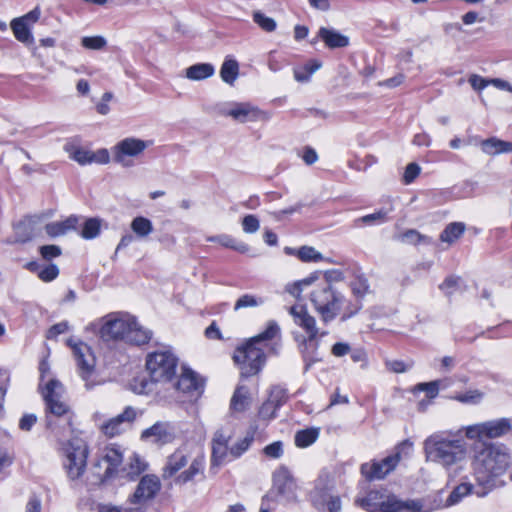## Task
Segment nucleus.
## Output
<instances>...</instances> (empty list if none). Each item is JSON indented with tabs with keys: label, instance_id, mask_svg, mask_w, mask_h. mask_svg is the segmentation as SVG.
<instances>
[{
	"label": "nucleus",
	"instance_id": "3c124183",
	"mask_svg": "<svg viewBox=\"0 0 512 512\" xmlns=\"http://www.w3.org/2000/svg\"><path fill=\"white\" fill-rule=\"evenodd\" d=\"M82 46L90 50H101L103 49L107 41L102 36H87L82 38Z\"/></svg>",
	"mask_w": 512,
	"mask_h": 512
},
{
	"label": "nucleus",
	"instance_id": "37998d69",
	"mask_svg": "<svg viewBox=\"0 0 512 512\" xmlns=\"http://www.w3.org/2000/svg\"><path fill=\"white\" fill-rule=\"evenodd\" d=\"M100 229V220L97 218H89L84 222L80 235L87 240L94 239L100 234Z\"/></svg>",
	"mask_w": 512,
	"mask_h": 512
},
{
	"label": "nucleus",
	"instance_id": "0e129e2a",
	"mask_svg": "<svg viewBox=\"0 0 512 512\" xmlns=\"http://www.w3.org/2000/svg\"><path fill=\"white\" fill-rule=\"evenodd\" d=\"M470 85L474 90L481 91L490 85V79L483 78L480 75L472 74L468 79Z\"/></svg>",
	"mask_w": 512,
	"mask_h": 512
},
{
	"label": "nucleus",
	"instance_id": "f257e3e1",
	"mask_svg": "<svg viewBox=\"0 0 512 512\" xmlns=\"http://www.w3.org/2000/svg\"><path fill=\"white\" fill-rule=\"evenodd\" d=\"M472 461L475 479L488 490L504 484L500 478L511 464L509 449L500 443L479 441L474 444Z\"/></svg>",
	"mask_w": 512,
	"mask_h": 512
},
{
	"label": "nucleus",
	"instance_id": "6e6552de",
	"mask_svg": "<svg viewBox=\"0 0 512 512\" xmlns=\"http://www.w3.org/2000/svg\"><path fill=\"white\" fill-rule=\"evenodd\" d=\"M67 345L72 350L78 374L85 382V387L87 389L93 388L97 384L95 381L96 359L91 348L86 343L74 338H69Z\"/></svg>",
	"mask_w": 512,
	"mask_h": 512
},
{
	"label": "nucleus",
	"instance_id": "58836bf2",
	"mask_svg": "<svg viewBox=\"0 0 512 512\" xmlns=\"http://www.w3.org/2000/svg\"><path fill=\"white\" fill-rule=\"evenodd\" d=\"M319 437V428H307L297 431L294 437L295 445L306 448L312 445Z\"/></svg>",
	"mask_w": 512,
	"mask_h": 512
},
{
	"label": "nucleus",
	"instance_id": "c756f323",
	"mask_svg": "<svg viewBox=\"0 0 512 512\" xmlns=\"http://www.w3.org/2000/svg\"><path fill=\"white\" fill-rule=\"evenodd\" d=\"M481 149L487 155L512 152V142L491 137L481 142Z\"/></svg>",
	"mask_w": 512,
	"mask_h": 512
},
{
	"label": "nucleus",
	"instance_id": "72a5a7b5",
	"mask_svg": "<svg viewBox=\"0 0 512 512\" xmlns=\"http://www.w3.org/2000/svg\"><path fill=\"white\" fill-rule=\"evenodd\" d=\"M239 75V64L238 62L231 58L226 57L224 62L222 63L220 69V77L221 79L229 84L233 85Z\"/></svg>",
	"mask_w": 512,
	"mask_h": 512
},
{
	"label": "nucleus",
	"instance_id": "de8ad7c7",
	"mask_svg": "<svg viewBox=\"0 0 512 512\" xmlns=\"http://www.w3.org/2000/svg\"><path fill=\"white\" fill-rule=\"evenodd\" d=\"M402 243L416 245L420 242L429 243L430 240L427 236L420 234L417 230L409 229L399 236Z\"/></svg>",
	"mask_w": 512,
	"mask_h": 512
},
{
	"label": "nucleus",
	"instance_id": "f704fd0d",
	"mask_svg": "<svg viewBox=\"0 0 512 512\" xmlns=\"http://www.w3.org/2000/svg\"><path fill=\"white\" fill-rule=\"evenodd\" d=\"M465 224L462 222H452L448 224L440 234L442 242L452 244L459 239L465 232Z\"/></svg>",
	"mask_w": 512,
	"mask_h": 512
},
{
	"label": "nucleus",
	"instance_id": "473e14b6",
	"mask_svg": "<svg viewBox=\"0 0 512 512\" xmlns=\"http://www.w3.org/2000/svg\"><path fill=\"white\" fill-rule=\"evenodd\" d=\"M207 241L219 243L221 246L233 249L239 253H246L249 251V246L246 243L237 241L235 238L227 234L210 236L207 238Z\"/></svg>",
	"mask_w": 512,
	"mask_h": 512
},
{
	"label": "nucleus",
	"instance_id": "c9c22d12",
	"mask_svg": "<svg viewBox=\"0 0 512 512\" xmlns=\"http://www.w3.org/2000/svg\"><path fill=\"white\" fill-rule=\"evenodd\" d=\"M249 404V391L245 386H238L231 398L230 408L236 412H243Z\"/></svg>",
	"mask_w": 512,
	"mask_h": 512
},
{
	"label": "nucleus",
	"instance_id": "8fccbe9b",
	"mask_svg": "<svg viewBox=\"0 0 512 512\" xmlns=\"http://www.w3.org/2000/svg\"><path fill=\"white\" fill-rule=\"evenodd\" d=\"M288 399L287 390L279 385L274 386L270 390L268 400L278 407H281Z\"/></svg>",
	"mask_w": 512,
	"mask_h": 512
},
{
	"label": "nucleus",
	"instance_id": "7ed1b4c3",
	"mask_svg": "<svg viewBox=\"0 0 512 512\" xmlns=\"http://www.w3.org/2000/svg\"><path fill=\"white\" fill-rule=\"evenodd\" d=\"M309 300L325 324L332 322L338 316H341V321H346L362 308V302L348 301L341 291L329 283L316 285L309 294Z\"/></svg>",
	"mask_w": 512,
	"mask_h": 512
},
{
	"label": "nucleus",
	"instance_id": "a878e982",
	"mask_svg": "<svg viewBox=\"0 0 512 512\" xmlns=\"http://www.w3.org/2000/svg\"><path fill=\"white\" fill-rule=\"evenodd\" d=\"M78 222L79 218L77 216L71 215L63 221L46 224L45 231L50 237L55 238L65 235L71 230H75L77 228Z\"/></svg>",
	"mask_w": 512,
	"mask_h": 512
},
{
	"label": "nucleus",
	"instance_id": "f03ea898",
	"mask_svg": "<svg viewBox=\"0 0 512 512\" xmlns=\"http://www.w3.org/2000/svg\"><path fill=\"white\" fill-rule=\"evenodd\" d=\"M280 334V327L275 321H269L265 330L248 339L236 348L233 360L239 366L243 377L258 374L266 362V350L278 354L280 344L271 343Z\"/></svg>",
	"mask_w": 512,
	"mask_h": 512
},
{
	"label": "nucleus",
	"instance_id": "864d4df0",
	"mask_svg": "<svg viewBox=\"0 0 512 512\" xmlns=\"http://www.w3.org/2000/svg\"><path fill=\"white\" fill-rule=\"evenodd\" d=\"M387 213L383 210L376 211L372 214L362 216L356 220L357 223L361 222L365 225H373L376 223H383L386 221Z\"/></svg>",
	"mask_w": 512,
	"mask_h": 512
},
{
	"label": "nucleus",
	"instance_id": "423d86ee",
	"mask_svg": "<svg viewBox=\"0 0 512 512\" xmlns=\"http://www.w3.org/2000/svg\"><path fill=\"white\" fill-rule=\"evenodd\" d=\"M99 336L103 341L121 340L132 345H144L152 338V331L142 327L129 314H109L102 319Z\"/></svg>",
	"mask_w": 512,
	"mask_h": 512
},
{
	"label": "nucleus",
	"instance_id": "0eeeda50",
	"mask_svg": "<svg viewBox=\"0 0 512 512\" xmlns=\"http://www.w3.org/2000/svg\"><path fill=\"white\" fill-rule=\"evenodd\" d=\"M309 500L318 512H340L341 498L335 493V484L328 475H320L309 492Z\"/></svg>",
	"mask_w": 512,
	"mask_h": 512
},
{
	"label": "nucleus",
	"instance_id": "cd10ccee",
	"mask_svg": "<svg viewBox=\"0 0 512 512\" xmlns=\"http://www.w3.org/2000/svg\"><path fill=\"white\" fill-rule=\"evenodd\" d=\"M107 463L104 475L100 478L99 483L103 484L111 479L115 474L117 467L122 463V454L115 449H109L102 459Z\"/></svg>",
	"mask_w": 512,
	"mask_h": 512
},
{
	"label": "nucleus",
	"instance_id": "bb28decb",
	"mask_svg": "<svg viewBox=\"0 0 512 512\" xmlns=\"http://www.w3.org/2000/svg\"><path fill=\"white\" fill-rule=\"evenodd\" d=\"M393 512H431L433 508L421 499L401 500L394 495Z\"/></svg>",
	"mask_w": 512,
	"mask_h": 512
},
{
	"label": "nucleus",
	"instance_id": "9d476101",
	"mask_svg": "<svg viewBox=\"0 0 512 512\" xmlns=\"http://www.w3.org/2000/svg\"><path fill=\"white\" fill-rule=\"evenodd\" d=\"M64 387L60 381L51 379L45 385L43 398L46 404V422L51 427L50 417H62L70 414V407L63 399Z\"/></svg>",
	"mask_w": 512,
	"mask_h": 512
},
{
	"label": "nucleus",
	"instance_id": "4c0bfd02",
	"mask_svg": "<svg viewBox=\"0 0 512 512\" xmlns=\"http://www.w3.org/2000/svg\"><path fill=\"white\" fill-rule=\"evenodd\" d=\"M130 228L141 239L147 238L154 229L151 220L143 216L135 217L130 224Z\"/></svg>",
	"mask_w": 512,
	"mask_h": 512
},
{
	"label": "nucleus",
	"instance_id": "49530a36",
	"mask_svg": "<svg viewBox=\"0 0 512 512\" xmlns=\"http://www.w3.org/2000/svg\"><path fill=\"white\" fill-rule=\"evenodd\" d=\"M483 398V393L477 389L468 390L453 396V399L464 404H477Z\"/></svg>",
	"mask_w": 512,
	"mask_h": 512
},
{
	"label": "nucleus",
	"instance_id": "4d7b16f0",
	"mask_svg": "<svg viewBox=\"0 0 512 512\" xmlns=\"http://www.w3.org/2000/svg\"><path fill=\"white\" fill-rule=\"evenodd\" d=\"M415 390L426 392L427 396L431 399L435 398L439 392V381L419 383L416 385Z\"/></svg>",
	"mask_w": 512,
	"mask_h": 512
},
{
	"label": "nucleus",
	"instance_id": "69168bd1",
	"mask_svg": "<svg viewBox=\"0 0 512 512\" xmlns=\"http://www.w3.org/2000/svg\"><path fill=\"white\" fill-rule=\"evenodd\" d=\"M69 330V323L67 321H62L57 324H54L50 327L47 332L48 339H54L58 335L63 334Z\"/></svg>",
	"mask_w": 512,
	"mask_h": 512
},
{
	"label": "nucleus",
	"instance_id": "c03bdc74",
	"mask_svg": "<svg viewBox=\"0 0 512 512\" xmlns=\"http://www.w3.org/2000/svg\"><path fill=\"white\" fill-rule=\"evenodd\" d=\"M297 257L302 262H320L324 260L323 255L311 246H302L297 249Z\"/></svg>",
	"mask_w": 512,
	"mask_h": 512
},
{
	"label": "nucleus",
	"instance_id": "1a4fd4ad",
	"mask_svg": "<svg viewBox=\"0 0 512 512\" xmlns=\"http://www.w3.org/2000/svg\"><path fill=\"white\" fill-rule=\"evenodd\" d=\"M64 467L71 480L79 479L85 472L88 457V446L81 438H73L64 447Z\"/></svg>",
	"mask_w": 512,
	"mask_h": 512
},
{
	"label": "nucleus",
	"instance_id": "2f4dec72",
	"mask_svg": "<svg viewBox=\"0 0 512 512\" xmlns=\"http://www.w3.org/2000/svg\"><path fill=\"white\" fill-rule=\"evenodd\" d=\"M38 220V217L30 216L17 225L16 234L19 241L27 242L36 236L35 225L38 223Z\"/></svg>",
	"mask_w": 512,
	"mask_h": 512
},
{
	"label": "nucleus",
	"instance_id": "79ce46f5",
	"mask_svg": "<svg viewBox=\"0 0 512 512\" xmlns=\"http://www.w3.org/2000/svg\"><path fill=\"white\" fill-rule=\"evenodd\" d=\"M350 286L352 293L357 298L356 300H359L360 302V299L363 298L370 291L368 279L363 274L356 275L355 278L351 281Z\"/></svg>",
	"mask_w": 512,
	"mask_h": 512
},
{
	"label": "nucleus",
	"instance_id": "f8f14e48",
	"mask_svg": "<svg viewBox=\"0 0 512 512\" xmlns=\"http://www.w3.org/2000/svg\"><path fill=\"white\" fill-rule=\"evenodd\" d=\"M290 314L296 325L301 327L307 334V339L303 341L305 350L311 347L313 350L317 349L316 339L319 330L317 328L316 319L310 315L304 306H292L289 309Z\"/></svg>",
	"mask_w": 512,
	"mask_h": 512
},
{
	"label": "nucleus",
	"instance_id": "6ab92c4d",
	"mask_svg": "<svg viewBox=\"0 0 512 512\" xmlns=\"http://www.w3.org/2000/svg\"><path fill=\"white\" fill-rule=\"evenodd\" d=\"M169 385L175 391L191 396L200 395L203 392L204 383L190 368H183L179 378L175 382H171Z\"/></svg>",
	"mask_w": 512,
	"mask_h": 512
},
{
	"label": "nucleus",
	"instance_id": "6e6d98bb",
	"mask_svg": "<svg viewBox=\"0 0 512 512\" xmlns=\"http://www.w3.org/2000/svg\"><path fill=\"white\" fill-rule=\"evenodd\" d=\"M252 441H253L252 437H244L243 439L239 440L237 443H235L230 448V454L234 458L240 457L245 451L248 450V448L250 447Z\"/></svg>",
	"mask_w": 512,
	"mask_h": 512
},
{
	"label": "nucleus",
	"instance_id": "ddd939ff",
	"mask_svg": "<svg viewBox=\"0 0 512 512\" xmlns=\"http://www.w3.org/2000/svg\"><path fill=\"white\" fill-rule=\"evenodd\" d=\"M355 505L367 512H393L394 495L381 490H370L363 497L355 499Z\"/></svg>",
	"mask_w": 512,
	"mask_h": 512
},
{
	"label": "nucleus",
	"instance_id": "5fc2aeb1",
	"mask_svg": "<svg viewBox=\"0 0 512 512\" xmlns=\"http://www.w3.org/2000/svg\"><path fill=\"white\" fill-rule=\"evenodd\" d=\"M279 408L280 407H278L277 404H274L267 399L259 409V416L265 420L273 419L276 417V413Z\"/></svg>",
	"mask_w": 512,
	"mask_h": 512
},
{
	"label": "nucleus",
	"instance_id": "774afa93",
	"mask_svg": "<svg viewBox=\"0 0 512 512\" xmlns=\"http://www.w3.org/2000/svg\"><path fill=\"white\" fill-rule=\"evenodd\" d=\"M484 423H478L475 425H470L466 428V436L469 439H481L485 437V432L483 430Z\"/></svg>",
	"mask_w": 512,
	"mask_h": 512
},
{
	"label": "nucleus",
	"instance_id": "09e8293b",
	"mask_svg": "<svg viewBox=\"0 0 512 512\" xmlns=\"http://www.w3.org/2000/svg\"><path fill=\"white\" fill-rule=\"evenodd\" d=\"M253 20L266 32H273L277 26L276 21L273 18L268 17L259 11L254 12Z\"/></svg>",
	"mask_w": 512,
	"mask_h": 512
},
{
	"label": "nucleus",
	"instance_id": "a18cd8bd",
	"mask_svg": "<svg viewBox=\"0 0 512 512\" xmlns=\"http://www.w3.org/2000/svg\"><path fill=\"white\" fill-rule=\"evenodd\" d=\"M263 303L261 298H258L252 294H244L238 298L234 305V311H238L244 308L257 307Z\"/></svg>",
	"mask_w": 512,
	"mask_h": 512
},
{
	"label": "nucleus",
	"instance_id": "4be33fe9",
	"mask_svg": "<svg viewBox=\"0 0 512 512\" xmlns=\"http://www.w3.org/2000/svg\"><path fill=\"white\" fill-rule=\"evenodd\" d=\"M316 40L324 42L325 46L329 49L345 48L349 45V37L340 33L334 28L320 27L316 39L312 41L315 43Z\"/></svg>",
	"mask_w": 512,
	"mask_h": 512
},
{
	"label": "nucleus",
	"instance_id": "dca6fc26",
	"mask_svg": "<svg viewBox=\"0 0 512 512\" xmlns=\"http://www.w3.org/2000/svg\"><path fill=\"white\" fill-rule=\"evenodd\" d=\"M400 461V452L387 456L381 461L364 463L361 465V473L368 480L383 479L388 473L393 471Z\"/></svg>",
	"mask_w": 512,
	"mask_h": 512
},
{
	"label": "nucleus",
	"instance_id": "a19ab883",
	"mask_svg": "<svg viewBox=\"0 0 512 512\" xmlns=\"http://www.w3.org/2000/svg\"><path fill=\"white\" fill-rule=\"evenodd\" d=\"M319 278V273L314 272L310 276L301 279L299 281L294 282L293 284H289L286 286V291L295 297L296 299H299L301 296V293L303 289L307 286H310L313 284L316 280Z\"/></svg>",
	"mask_w": 512,
	"mask_h": 512
},
{
	"label": "nucleus",
	"instance_id": "f3484780",
	"mask_svg": "<svg viewBox=\"0 0 512 512\" xmlns=\"http://www.w3.org/2000/svg\"><path fill=\"white\" fill-rule=\"evenodd\" d=\"M161 488L158 477L154 475H145L139 481L135 492L128 498V502L133 505H142L153 499Z\"/></svg>",
	"mask_w": 512,
	"mask_h": 512
},
{
	"label": "nucleus",
	"instance_id": "e2e57ef3",
	"mask_svg": "<svg viewBox=\"0 0 512 512\" xmlns=\"http://www.w3.org/2000/svg\"><path fill=\"white\" fill-rule=\"evenodd\" d=\"M264 453L270 458H280L283 454V446L280 441L273 442L264 448Z\"/></svg>",
	"mask_w": 512,
	"mask_h": 512
},
{
	"label": "nucleus",
	"instance_id": "a211bd4d",
	"mask_svg": "<svg viewBox=\"0 0 512 512\" xmlns=\"http://www.w3.org/2000/svg\"><path fill=\"white\" fill-rule=\"evenodd\" d=\"M136 416L137 411L133 407L127 406L121 414L102 423L100 430L110 438L115 437L121 434L136 419Z\"/></svg>",
	"mask_w": 512,
	"mask_h": 512
},
{
	"label": "nucleus",
	"instance_id": "412c9836",
	"mask_svg": "<svg viewBox=\"0 0 512 512\" xmlns=\"http://www.w3.org/2000/svg\"><path fill=\"white\" fill-rule=\"evenodd\" d=\"M231 436L223 430H217L212 438L211 464L218 466L223 463L230 449L228 447Z\"/></svg>",
	"mask_w": 512,
	"mask_h": 512
},
{
	"label": "nucleus",
	"instance_id": "7c9ffc66",
	"mask_svg": "<svg viewBox=\"0 0 512 512\" xmlns=\"http://www.w3.org/2000/svg\"><path fill=\"white\" fill-rule=\"evenodd\" d=\"M188 463L187 456L181 450L175 451L167 459L166 466L164 468V477H172Z\"/></svg>",
	"mask_w": 512,
	"mask_h": 512
},
{
	"label": "nucleus",
	"instance_id": "052dcab7",
	"mask_svg": "<svg viewBox=\"0 0 512 512\" xmlns=\"http://www.w3.org/2000/svg\"><path fill=\"white\" fill-rule=\"evenodd\" d=\"M459 282H460V277L449 276L443 281L442 284L439 285V289L442 290L446 295L449 296L454 293Z\"/></svg>",
	"mask_w": 512,
	"mask_h": 512
},
{
	"label": "nucleus",
	"instance_id": "20e7f679",
	"mask_svg": "<svg viewBox=\"0 0 512 512\" xmlns=\"http://www.w3.org/2000/svg\"><path fill=\"white\" fill-rule=\"evenodd\" d=\"M178 358L169 348H163L146 356L145 367L149 375L146 378H136L133 391L137 394L149 395L154 392L156 384H170L176 377Z\"/></svg>",
	"mask_w": 512,
	"mask_h": 512
},
{
	"label": "nucleus",
	"instance_id": "39448f33",
	"mask_svg": "<svg viewBox=\"0 0 512 512\" xmlns=\"http://www.w3.org/2000/svg\"><path fill=\"white\" fill-rule=\"evenodd\" d=\"M423 445L426 460L442 466L448 472L466 461L468 450L463 438L434 433L425 439Z\"/></svg>",
	"mask_w": 512,
	"mask_h": 512
},
{
	"label": "nucleus",
	"instance_id": "603ef678",
	"mask_svg": "<svg viewBox=\"0 0 512 512\" xmlns=\"http://www.w3.org/2000/svg\"><path fill=\"white\" fill-rule=\"evenodd\" d=\"M59 275V268L56 264L43 265L39 272V279L43 282H51Z\"/></svg>",
	"mask_w": 512,
	"mask_h": 512
},
{
	"label": "nucleus",
	"instance_id": "5701e85b",
	"mask_svg": "<svg viewBox=\"0 0 512 512\" xmlns=\"http://www.w3.org/2000/svg\"><path fill=\"white\" fill-rule=\"evenodd\" d=\"M490 490L481 486L480 489L475 490L473 484L468 482H463L457 485L446 500L447 506H452L459 503L465 496L470 494H476L479 497L485 496Z\"/></svg>",
	"mask_w": 512,
	"mask_h": 512
},
{
	"label": "nucleus",
	"instance_id": "9b49d317",
	"mask_svg": "<svg viewBox=\"0 0 512 512\" xmlns=\"http://www.w3.org/2000/svg\"><path fill=\"white\" fill-rule=\"evenodd\" d=\"M152 144V141H145L135 137H127L119 141L113 148V159L124 167H129L132 162L128 158L138 157L146 148Z\"/></svg>",
	"mask_w": 512,
	"mask_h": 512
},
{
	"label": "nucleus",
	"instance_id": "c85d7f7f",
	"mask_svg": "<svg viewBox=\"0 0 512 512\" xmlns=\"http://www.w3.org/2000/svg\"><path fill=\"white\" fill-rule=\"evenodd\" d=\"M215 73V67L210 63H197L185 70V76L192 81H201L210 78Z\"/></svg>",
	"mask_w": 512,
	"mask_h": 512
},
{
	"label": "nucleus",
	"instance_id": "393cba45",
	"mask_svg": "<svg viewBox=\"0 0 512 512\" xmlns=\"http://www.w3.org/2000/svg\"><path fill=\"white\" fill-rule=\"evenodd\" d=\"M483 423L484 426L482 428L485 432V437L489 439L502 437L512 429L510 420L508 418H500Z\"/></svg>",
	"mask_w": 512,
	"mask_h": 512
},
{
	"label": "nucleus",
	"instance_id": "4468645a",
	"mask_svg": "<svg viewBox=\"0 0 512 512\" xmlns=\"http://www.w3.org/2000/svg\"><path fill=\"white\" fill-rule=\"evenodd\" d=\"M220 113L239 123L257 122L267 118L265 112L250 103H230L223 106Z\"/></svg>",
	"mask_w": 512,
	"mask_h": 512
},
{
	"label": "nucleus",
	"instance_id": "2eb2a0df",
	"mask_svg": "<svg viewBox=\"0 0 512 512\" xmlns=\"http://www.w3.org/2000/svg\"><path fill=\"white\" fill-rule=\"evenodd\" d=\"M273 485L275 490L287 503H296L297 484L291 472L285 466L279 467L273 474Z\"/></svg>",
	"mask_w": 512,
	"mask_h": 512
},
{
	"label": "nucleus",
	"instance_id": "680f3d73",
	"mask_svg": "<svg viewBox=\"0 0 512 512\" xmlns=\"http://www.w3.org/2000/svg\"><path fill=\"white\" fill-rule=\"evenodd\" d=\"M420 171H421V168L418 164L409 163L406 166V169L404 172V176H403L404 182L406 184L412 183L415 180V178L420 174Z\"/></svg>",
	"mask_w": 512,
	"mask_h": 512
},
{
	"label": "nucleus",
	"instance_id": "e433bc0d",
	"mask_svg": "<svg viewBox=\"0 0 512 512\" xmlns=\"http://www.w3.org/2000/svg\"><path fill=\"white\" fill-rule=\"evenodd\" d=\"M64 150L68 153L69 157L80 165L91 164V151L84 149L72 143H67Z\"/></svg>",
	"mask_w": 512,
	"mask_h": 512
},
{
	"label": "nucleus",
	"instance_id": "ea45409f",
	"mask_svg": "<svg viewBox=\"0 0 512 512\" xmlns=\"http://www.w3.org/2000/svg\"><path fill=\"white\" fill-rule=\"evenodd\" d=\"M11 29L15 38L22 43H30L33 41V36L27 23L22 19L15 18L11 21Z\"/></svg>",
	"mask_w": 512,
	"mask_h": 512
},
{
	"label": "nucleus",
	"instance_id": "aec40b11",
	"mask_svg": "<svg viewBox=\"0 0 512 512\" xmlns=\"http://www.w3.org/2000/svg\"><path fill=\"white\" fill-rule=\"evenodd\" d=\"M141 439L156 444H167L174 439L173 431L167 422H156L141 433Z\"/></svg>",
	"mask_w": 512,
	"mask_h": 512
},
{
	"label": "nucleus",
	"instance_id": "bf43d9fd",
	"mask_svg": "<svg viewBox=\"0 0 512 512\" xmlns=\"http://www.w3.org/2000/svg\"><path fill=\"white\" fill-rule=\"evenodd\" d=\"M259 227V220L254 215H246L242 220V228L246 233H255L258 231Z\"/></svg>",
	"mask_w": 512,
	"mask_h": 512
},
{
	"label": "nucleus",
	"instance_id": "13d9d810",
	"mask_svg": "<svg viewBox=\"0 0 512 512\" xmlns=\"http://www.w3.org/2000/svg\"><path fill=\"white\" fill-rule=\"evenodd\" d=\"M39 252L43 259L50 261L61 255V248L57 245H43L39 248Z\"/></svg>",
	"mask_w": 512,
	"mask_h": 512
},
{
	"label": "nucleus",
	"instance_id": "b1692460",
	"mask_svg": "<svg viewBox=\"0 0 512 512\" xmlns=\"http://www.w3.org/2000/svg\"><path fill=\"white\" fill-rule=\"evenodd\" d=\"M205 469L204 456L195 457L189 467L181 472L175 479L176 484H186L193 481L197 476H203Z\"/></svg>",
	"mask_w": 512,
	"mask_h": 512
},
{
	"label": "nucleus",
	"instance_id": "338daca9",
	"mask_svg": "<svg viewBox=\"0 0 512 512\" xmlns=\"http://www.w3.org/2000/svg\"><path fill=\"white\" fill-rule=\"evenodd\" d=\"M110 162V155L107 149L102 148L95 152L91 151V163L107 164Z\"/></svg>",
	"mask_w": 512,
	"mask_h": 512
}]
</instances>
